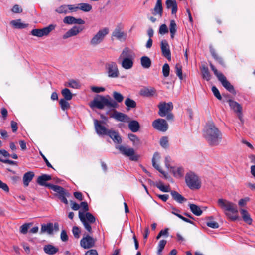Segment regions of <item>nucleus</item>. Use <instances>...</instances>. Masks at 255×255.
<instances>
[{"instance_id": "31", "label": "nucleus", "mask_w": 255, "mask_h": 255, "mask_svg": "<svg viewBox=\"0 0 255 255\" xmlns=\"http://www.w3.org/2000/svg\"><path fill=\"white\" fill-rule=\"evenodd\" d=\"M167 8H172V14H176L177 11V5L175 0H167L166 1Z\"/></svg>"}, {"instance_id": "55", "label": "nucleus", "mask_w": 255, "mask_h": 255, "mask_svg": "<svg viewBox=\"0 0 255 255\" xmlns=\"http://www.w3.org/2000/svg\"><path fill=\"white\" fill-rule=\"evenodd\" d=\"M160 145L164 148H166L168 146V140L166 136L162 137L160 140Z\"/></svg>"}, {"instance_id": "49", "label": "nucleus", "mask_w": 255, "mask_h": 255, "mask_svg": "<svg viewBox=\"0 0 255 255\" xmlns=\"http://www.w3.org/2000/svg\"><path fill=\"white\" fill-rule=\"evenodd\" d=\"M175 73L180 80H183L182 66L179 64H176L175 66Z\"/></svg>"}, {"instance_id": "14", "label": "nucleus", "mask_w": 255, "mask_h": 255, "mask_svg": "<svg viewBox=\"0 0 255 255\" xmlns=\"http://www.w3.org/2000/svg\"><path fill=\"white\" fill-rule=\"evenodd\" d=\"M96 240L91 236L87 235L80 241V245L84 249H89L94 246Z\"/></svg>"}, {"instance_id": "40", "label": "nucleus", "mask_w": 255, "mask_h": 255, "mask_svg": "<svg viewBox=\"0 0 255 255\" xmlns=\"http://www.w3.org/2000/svg\"><path fill=\"white\" fill-rule=\"evenodd\" d=\"M201 71L203 79L209 81L211 79V74L209 71L208 68L205 65H203L201 68Z\"/></svg>"}, {"instance_id": "29", "label": "nucleus", "mask_w": 255, "mask_h": 255, "mask_svg": "<svg viewBox=\"0 0 255 255\" xmlns=\"http://www.w3.org/2000/svg\"><path fill=\"white\" fill-rule=\"evenodd\" d=\"M34 175V172L32 171L27 172L24 174L23 181L24 186L27 187L28 186L29 183L31 181Z\"/></svg>"}, {"instance_id": "8", "label": "nucleus", "mask_w": 255, "mask_h": 255, "mask_svg": "<svg viewBox=\"0 0 255 255\" xmlns=\"http://www.w3.org/2000/svg\"><path fill=\"white\" fill-rule=\"evenodd\" d=\"M120 152L124 155L128 157L131 161H137L139 159L140 156L135 154L134 150L132 148H127L123 145L117 147Z\"/></svg>"}, {"instance_id": "54", "label": "nucleus", "mask_w": 255, "mask_h": 255, "mask_svg": "<svg viewBox=\"0 0 255 255\" xmlns=\"http://www.w3.org/2000/svg\"><path fill=\"white\" fill-rule=\"evenodd\" d=\"M31 225V223H25L20 227V232L21 233L25 234L27 233L28 230Z\"/></svg>"}, {"instance_id": "35", "label": "nucleus", "mask_w": 255, "mask_h": 255, "mask_svg": "<svg viewBox=\"0 0 255 255\" xmlns=\"http://www.w3.org/2000/svg\"><path fill=\"white\" fill-rule=\"evenodd\" d=\"M154 12H152V14L154 15H156L157 14H159L160 16H162L163 13V7L162 5V0H157L156 5L154 8Z\"/></svg>"}, {"instance_id": "42", "label": "nucleus", "mask_w": 255, "mask_h": 255, "mask_svg": "<svg viewBox=\"0 0 255 255\" xmlns=\"http://www.w3.org/2000/svg\"><path fill=\"white\" fill-rule=\"evenodd\" d=\"M169 30L171 34V38L173 39L177 31V25L174 20H171L170 22Z\"/></svg>"}, {"instance_id": "57", "label": "nucleus", "mask_w": 255, "mask_h": 255, "mask_svg": "<svg viewBox=\"0 0 255 255\" xmlns=\"http://www.w3.org/2000/svg\"><path fill=\"white\" fill-rule=\"evenodd\" d=\"M166 243H167L166 240H161L160 241L159 244H158V249L157 253L158 254H160V253L163 251Z\"/></svg>"}, {"instance_id": "37", "label": "nucleus", "mask_w": 255, "mask_h": 255, "mask_svg": "<svg viewBox=\"0 0 255 255\" xmlns=\"http://www.w3.org/2000/svg\"><path fill=\"white\" fill-rule=\"evenodd\" d=\"M190 210L196 216H200L202 213V210L200 209V207L194 204H189Z\"/></svg>"}, {"instance_id": "3", "label": "nucleus", "mask_w": 255, "mask_h": 255, "mask_svg": "<svg viewBox=\"0 0 255 255\" xmlns=\"http://www.w3.org/2000/svg\"><path fill=\"white\" fill-rule=\"evenodd\" d=\"M217 204L230 220L235 221L238 219V211L235 204L223 199H219Z\"/></svg>"}, {"instance_id": "28", "label": "nucleus", "mask_w": 255, "mask_h": 255, "mask_svg": "<svg viewBox=\"0 0 255 255\" xmlns=\"http://www.w3.org/2000/svg\"><path fill=\"white\" fill-rule=\"evenodd\" d=\"M159 154L158 152H155L154 154L153 157L152 159V165L156 170H157L160 173L163 174L165 178H167V176L165 172L164 171H163L159 167V166L156 163L155 158H159Z\"/></svg>"}, {"instance_id": "51", "label": "nucleus", "mask_w": 255, "mask_h": 255, "mask_svg": "<svg viewBox=\"0 0 255 255\" xmlns=\"http://www.w3.org/2000/svg\"><path fill=\"white\" fill-rule=\"evenodd\" d=\"M84 216L88 223L93 224L95 222L96 218L91 213L86 212L85 214L84 213Z\"/></svg>"}, {"instance_id": "11", "label": "nucleus", "mask_w": 255, "mask_h": 255, "mask_svg": "<svg viewBox=\"0 0 255 255\" xmlns=\"http://www.w3.org/2000/svg\"><path fill=\"white\" fill-rule=\"evenodd\" d=\"M56 27V25L50 24L42 29H34L31 31V34L35 36L41 37L47 36Z\"/></svg>"}, {"instance_id": "45", "label": "nucleus", "mask_w": 255, "mask_h": 255, "mask_svg": "<svg viewBox=\"0 0 255 255\" xmlns=\"http://www.w3.org/2000/svg\"><path fill=\"white\" fill-rule=\"evenodd\" d=\"M55 11L59 14H66L69 13L68 5H62L55 9Z\"/></svg>"}, {"instance_id": "41", "label": "nucleus", "mask_w": 255, "mask_h": 255, "mask_svg": "<svg viewBox=\"0 0 255 255\" xmlns=\"http://www.w3.org/2000/svg\"><path fill=\"white\" fill-rule=\"evenodd\" d=\"M112 36L120 40L123 37L125 38L126 34L124 32L121 31L120 27H117L113 32Z\"/></svg>"}, {"instance_id": "53", "label": "nucleus", "mask_w": 255, "mask_h": 255, "mask_svg": "<svg viewBox=\"0 0 255 255\" xmlns=\"http://www.w3.org/2000/svg\"><path fill=\"white\" fill-rule=\"evenodd\" d=\"M162 73L165 77H167L169 76L170 73V67L167 63H165L163 65L162 67Z\"/></svg>"}, {"instance_id": "43", "label": "nucleus", "mask_w": 255, "mask_h": 255, "mask_svg": "<svg viewBox=\"0 0 255 255\" xmlns=\"http://www.w3.org/2000/svg\"><path fill=\"white\" fill-rule=\"evenodd\" d=\"M61 94L63 96V99L67 100H71L73 97V94L71 92L70 90L68 88H64L61 91Z\"/></svg>"}, {"instance_id": "46", "label": "nucleus", "mask_w": 255, "mask_h": 255, "mask_svg": "<svg viewBox=\"0 0 255 255\" xmlns=\"http://www.w3.org/2000/svg\"><path fill=\"white\" fill-rule=\"evenodd\" d=\"M207 219H208L209 221L206 222V224L208 227L214 229H217L219 228V224L217 222L212 220L213 219V216L208 217Z\"/></svg>"}, {"instance_id": "47", "label": "nucleus", "mask_w": 255, "mask_h": 255, "mask_svg": "<svg viewBox=\"0 0 255 255\" xmlns=\"http://www.w3.org/2000/svg\"><path fill=\"white\" fill-rule=\"evenodd\" d=\"M125 104L127 107L129 108H134L136 107V102L129 98H127L125 100Z\"/></svg>"}, {"instance_id": "36", "label": "nucleus", "mask_w": 255, "mask_h": 255, "mask_svg": "<svg viewBox=\"0 0 255 255\" xmlns=\"http://www.w3.org/2000/svg\"><path fill=\"white\" fill-rule=\"evenodd\" d=\"M241 214L242 215L243 220L249 225L252 224V219H251L250 215H249L248 211L245 209H242L240 210Z\"/></svg>"}, {"instance_id": "10", "label": "nucleus", "mask_w": 255, "mask_h": 255, "mask_svg": "<svg viewBox=\"0 0 255 255\" xmlns=\"http://www.w3.org/2000/svg\"><path fill=\"white\" fill-rule=\"evenodd\" d=\"M94 124L95 131L99 135H106L110 130L104 126L106 125L105 121L94 119Z\"/></svg>"}, {"instance_id": "24", "label": "nucleus", "mask_w": 255, "mask_h": 255, "mask_svg": "<svg viewBox=\"0 0 255 255\" xmlns=\"http://www.w3.org/2000/svg\"><path fill=\"white\" fill-rule=\"evenodd\" d=\"M227 102L229 103L231 109L235 113H237L242 111V106L236 101L232 99H229L227 100Z\"/></svg>"}, {"instance_id": "26", "label": "nucleus", "mask_w": 255, "mask_h": 255, "mask_svg": "<svg viewBox=\"0 0 255 255\" xmlns=\"http://www.w3.org/2000/svg\"><path fill=\"white\" fill-rule=\"evenodd\" d=\"M128 123V128L133 132H137L140 128V126L139 122L136 120H129Z\"/></svg>"}, {"instance_id": "33", "label": "nucleus", "mask_w": 255, "mask_h": 255, "mask_svg": "<svg viewBox=\"0 0 255 255\" xmlns=\"http://www.w3.org/2000/svg\"><path fill=\"white\" fill-rule=\"evenodd\" d=\"M10 24L14 28L16 29H23L26 28L28 24H25L21 22L20 19L12 20L10 22Z\"/></svg>"}, {"instance_id": "1", "label": "nucleus", "mask_w": 255, "mask_h": 255, "mask_svg": "<svg viewBox=\"0 0 255 255\" xmlns=\"http://www.w3.org/2000/svg\"><path fill=\"white\" fill-rule=\"evenodd\" d=\"M113 97L115 100H113L109 95L104 96L97 95L93 100L89 103V105L92 109L97 108L101 110L103 109L105 107L116 108L118 107L117 102H122L124 100V96L120 93L114 91Z\"/></svg>"}, {"instance_id": "21", "label": "nucleus", "mask_w": 255, "mask_h": 255, "mask_svg": "<svg viewBox=\"0 0 255 255\" xmlns=\"http://www.w3.org/2000/svg\"><path fill=\"white\" fill-rule=\"evenodd\" d=\"M209 50L213 58L221 66L225 67V63L223 58L219 55H218L212 46H210Z\"/></svg>"}, {"instance_id": "52", "label": "nucleus", "mask_w": 255, "mask_h": 255, "mask_svg": "<svg viewBox=\"0 0 255 255\" xmlns=\"http://www.w3.org/2000/svg\"><path fill=\"white\" fill-rule=\"evenodd\" d=\"M155 186L163 192H168L170 191L169 186H164L161 182H160L159 183H156Z\"/></svg>"}, {"instance_id": "7", "label": "nucleus", "mask_w": 255, "mask_h": 255, "mask_svg": "<svg viewBox=\"0 0 255 255\" xmlns=\"http://www.w3.org/2000/svg\"><path fill=\"white\" fill-rule=\"evenodd\" d=\"M109 29L106 27L99 30L90 40V45L95 46L102 42L105 36L109 33Z\"/></svg>"}, {"instance_id": "18", "label": "nucleus", "mask_w": 255, "mask_h": 255, "mask_svg": "<svg viewBox=\"0 0 255 255\" xmlns=\"http://www.w3.org/2000/svg\"><path fill=\"white\" fill-rule=\"evenodd\" d=\"M63 21L65 24L68 25H83L85 23V21L82 19L80 18H76L75 17L71 16H67L65 17L63 20Z\"/></svg>"}, {"instance_id": "20", "label": "nucleus", "mask_w": 255, "mask_h": 255, "mask_svg": "<svg viewBox=\"0 0 255 255\" xmlns=\"http://www.w3.org/2000/svg\"><path fill=\"white\" fill-rule=\"evenodd\" d=\"M156 93V89L153 87H144L139 92L141 96L145 97H151L153 96Z\"/></svg>"}, {"instance_id": "17", "label": "nucleus", "mask_w": 255, "mask_h": 255, "mask_svg": "<svg viewBox=\"0 0 255 255\" xmlns=\"http://www.w3.org/2000/svg\"><path fill=\"white\" fill-rule=\"evenodd\" d=\"M111 118H113L118 121L123 122H129L130 118L128 116L124 113L118 112L116 110H114V113L110 115Z\"/></svg>"}, {"instance_id": "19", "label": "nucleus", "mask_w": 255, "mask_h": 255, "mask_svg": "<svg viewBox=\"0 0 255 255\" xmlns=\"http://www.w3.org/2000/svg\"><path fill=\"white\" fill-rule=\"evenodd\" d=\"M83 30V28L80 26H74L63 35V38L66 39L69 37L76 36L82 31Z\"/></svg>"}, {"instance_id": "27", "label": "nucleus", "mask_w": 255, "mask_h": 255, "mask_svg": "<svg viewBox=\"0 0 255 255\" xmlns=\"http://www.w3.org/2000/svg\"><path fill=\"white\" fill-rule=\"evenodd\" d=\"M41 233H47L48 234H52L53 232V224L49 223L47 224H42L40 231Z\"/></svg>"}, {"instance_id": "15", "label": "nucleus", "mask_w": 255, "mask_h": 255, "mask_svg": "<svg viewBox=\"0 0 255 255\" xmlns=\"http://www.w3.org/2000/svg\"><path fill=\"white\" fill-rule=\"evenodd\" d=\"M52 179V176L48 174H42L39 176L37 179V183L40 186H45L51 189L54 185L51 183H46L47 181H50Z\"/></svg>"}, {"instance_id": "56", "label": "nucleus", "mask_w": 255, "mask_h": 255, "mask_svg": "<svg viewBox=\"0 0 255 255\" xmlns=\"http://www.w3.org/2000/svg\"><path fill=\"white\" fill-rule=\"evenodd\" d=\"M212 91L214 95L219 100H222V96L220 93L219 91L215 86H213L212 87Z\"/></svg>"}, {"instance_id": "16", "label": "nucleus", "mask_w": 255, "mask_h": 255, "mask_svg": "<svg viewBox=\"0 0 255 255\" xmlns=\"http://www.w3.org/2000/svg\"><path fill=\"white\" fill-rule=\"evenodd\" d=\"M160 47L162 55L166 58L168 60H171V52L169 48V45L166 40H162L160 43Z\"/></svg>"}, {"instance_id": "50", "label": "nucleus", "mask_w": 255, "mask_h": 255, "mask_svg": "<svg viewBox=\"0 0 255 255\" xmlns=\"http://www.w3.org/2000/svg\"><path fill=\"white\" fill-rule=\"evenodd\" d=\"M65 86L75 89H77L80 87L79 83L73 79L69 80L68 83H66Z\"/></svg>"}, {"instance_id": "9", "label": "nucleus", "mask_w": 255, "mask_h": 255, "mask_svg": "<svg viewBox=\"0 0 255 255\" xmlns=\"http://www.w3.org/2000/svg\"><path fill=\"white\" fill-rule=\"evenodd\" d=\"M105 69L109 77L116 78L119 77L120 73L115 62H110L106 63Z\"/></svg>"}, {"instance_id": "25", "label": "nucleus", "mask_w": 255, "mask_h": 255, "mask_svg": "<svg viewBox=\"0 0 255 255\" xmlns=\"http://www.w3.org/2000/svg\"><path fill=\"white\" fill-rule=\"evenodd\" d=\"M43 251L48 255H53L58 252L59 249L51 244H47L43 247Z\"/></svg>"}, {"instance_id": "64", "label": "nucleus", "mask_w": 255, "mask_h": 255, "mask_svg": "<svg viewBox=\"0 0 255 255\" xmlns=\"http://www.w3.org/2000/svg\"><path fill=\"white\" fill-rule=\"evenodd\" d=\"M0 189H2L5 192H9V188L7 185L0 180Z\"/></svg>"}, {"instance_id": "60", "label": "nucleus", "mask_w": 255, "mask_h": 255, "mask_svg": "<svg viewBox=\"0 0 255 255\" xmlns=\"http://www.w3.org/2000/svg\"><path fill=\"white\" fill-rule=\"evenodd\" d=\"M80 207H81L82 208V210H83V212L84 213V212H88V211H89V207H88V203L86 201H83V202H81L80 204Z\"/></svg>"}, {"instance_id": "23", "label": "nucleus", "mask_w": 255, "mask_h": 255, "mask_svg": "<svg viewBox=\"0 0 255 255\" xmlns=\"http://www.w3.org/2000/svg\"><path fill=\"white\" fill-rule=\"evenodd\" d=\"M79 217L83 223L85 228L88 231V232L92 233L93 231L91 226L90 225L91 223H88L87 221H86V219L85 218L84 213H82L81 211H79Z\"/></svg>"}, {"instance_id": "61", "label": "nucleus", "mask_w": 255, "mask_h": 255, "mask_svg": "<svg viewBox=\"0 0 255 255\" xmlns=\"http://www.w3.org/2000/svg\"><path fill=\"white\" fill-rule=\"evenodd\" d=\"M60 238L63 242H67L69 238L66 230H62L60 234Z\"/></svg>"}, {"instance_id": "48", "label": "nucleus", "mask_w": 255, "mask_h": 255, "mask_svg": "<svg viewBox=\"0 0 255 255\" xmlns=\"http://www.w3.org/2000/svg\"><path fill=\"white\" fill-rule=\"evenodd\" d=\"M66 99H61L59 101V104L62 110L65 111L70 108V104Z\"/></svg>"}, {"instance_id": "32", "label": "nucleus", "mask_w": 255, "mask_h": 255, "mask_svg": "<svg viewBox=\"0 0 255 255\" xmlns=\"http://www.w3.org/2000/svg\"><path fill=\"white\" fill-rule=\"evenodd\" d=\"M133 59L132 58H123L122 61V66L125 69H129L132 67L133 65Z\"/></svg>"}, {"instance_id": "22", "label": "nucleus", "mask_w": 255, "mask_h": 255, "mask_svg": "<svg viewBox=\"0 0 255 255\" xmlns=\"http://www.w3.org/2000/svg\"><path fill=\"white\" fill-rule=\"evenodd\" d=\"M106 135L109 136L115 143L118 144L122 143V138L117 131L110 129Z\"/></svg>"}, {"instance_id": "6", "label": "nucleus", "mask_w": 255, "mask_h": 255, "mask_svg": "<svg viewBox=\"0 0 255 255\" xmlns=\"http://www.w3.org/2000/svg\"><path fill=\"white\" fill-rule=\"evenodd\" d=\"M51 189L55 192L53 194L55 197H57L63 203L68 204V202L66 197H69L71 194L67 190L60 186L55 185Z\"/></svg>"}, {"instance_id": "59", "label": "nucleus", "mask_w": 255, "mask_h": 255, "mask_svg": "<svg viewBox=\"0 0 255 255\" xmlns=\"http://www.w3.org/2000/svg\"><path fill=\"white\" fill-rule=\"evenodd\" d=\"M72 232L74 237L78 239L80 237V233L81 232L80 229L77 226H74L72 229Z\"/></svg>"}, {"instance_id": "39", "label": "nucleus", "mask_w": 255, "mask_h": 255, "mask_svg": "<svg viewBox=\"0 0 255 255\" xmlns=\"http://www.w3.org/2000/svg\"><path fill=\"white\" fill-rule=\"evenodd\" d=\"M128 137L132 142L133 145L135 146H139L142 144L140 139L135 134L132 133L128 134Z\"/></svg>"}, {"instance_id": "13", "label": "nucleus", "mask_w": 255, "mask_h": 255, "mask_svg": "<svg viewBox=\"0 0 255 255\" xmlns=\"http://www.w3.org/2000/svg\"><path fill=\"white\" fill-rule=\"evenodd\" d=\"M159 108L158 114L161 117H165L166 114L171 112L173 109V105L172 102L166 103L163 102L158 105Z\"/></svg>"}, {"instance_id": "4", "label": "nucleus", "mask_w": 255, "mask_h": 255, "mask_svg": "<svg viewBox=\"0 0 255 255\" xmlns=\"http://www.w3.org/2000/svg\"><path fill=\"white\" fill-rule=\"evenodd\" d=\"M209 65L211 70L214 72V74L216 76L218 80L221 83L222 86L229 92L235 95L236 94V91L234 86L227 80L226 77L222 73L219 72L218 70L211 63H209Z\"/></svg>"}, {"instance_id": "44", "label": "nucleus", "mask_w": 255, "mask_h": 255, "mask_svg": "<svg viewBox=\"0 0 255 255\" xmlns=\"http://www.w3.org/2000/svg\"><path fill=\"white\" fill-rule=\"evenodd\" d=\"M79 9L84 12H89L91 10L92 7L88 3H80L78 4Z\"/></svg>"}, {"instance_id": "63", "label": "nucleus", "mask_w": 255, "mask_h": 255, "mask_svg": "<svg viewBox=\"0 0 255 255\" xmlns=\"http://www.w3.org/2000/svg\"><path fill=\"white\" fill-rule=\"evenodd\" d=\"M91 90L97 93H99L101 92H103L105 90V88L102 87H96V86H93L91 88Z\"/></svg>"}, {"instance_id": "38", "label": "nucleus", "mask_w": 255, "mask_h": 255, "mask_svg": "<svg viewBox=\"0 0 255 255\" xmlns=\"http://www.w3.org/2000/svg\"><path fill=\"white\" fill-rule=\"evenodd\" d=\"M140 62L141 66L144 68L146 69L149 68L151 66L152 63L150 59L146 56H142L140 58Z\"/></svg>"}, {"instance_id": "5", "label": "nucleus", "mask_w": 255, "mask_h": 255, "mask_svg": "<svg viewBox=\"0 0 255 255\" xmlns=\"http://www.w3.org/2000/svg\"><path fill=\"white\" fill-rule=\"evenodd\" d=\"M185 178L186 183L190 189H199L201 188L200 180L194 173L192 172L187 173Z\"/></svg>"}, {"instance_id": "58", "label": "nucleus", "mask_w": 255, "mask_h": 255, "mask_svg": "<svg viewBox=\"0 0 255 255\" xmlns=\"http://www.w3.org/2000/svg\"><path fill=\"white\" fill-rule=\"evenodd\" d=\"M168 32V29L167 25L165 24H162L159 29V33L161 35H164Z\"/></svg>"}, {"instance_id": "34", "label": "nucleus", "mask_w": 255, "mask_h": 255, "mask_svg": "<svg viewBox=\"0 0 255 255\" xmlns=\"http://www.w3.org/2000/svg\"><path fill=\"white\" fill-rule=\"evenodd\" d=\"M171 195L173 199L179 203L186 201L187 199L175 191H171Z\"/></svg>"}, {"instance_id": "12", "label": "nucleus", "mask_w": 255, "mask_h": 255, "mask_svg": "<svg viewBox=\"0 0 255 255\" xmlns=\"http://www.w3.org/2000/svg\"><path fill=\"white\" fill-rule=\"evenodd\" d=\"M152 127L159 131L165 132L168 128V125L166 120L163 119H158L154 120L152 124Z\"/></svg>"}, {"instance_id": "62", "label": "nucleus", "mask_w": 255, "mask_h": 255, "mask_svg": "<svg viewBox=\"0 0 255 255\" xmlns=\"http://www.w3.org/2000/svg\"><path fill=\"white\" fill-rule=\"evenodd\" d=\"M12 11L15 13H20L22 12V8L18 4L13 6L11 9Z\"/></svg>"}, {"instance_id": "2", "label": "nucleus", "mask_w": 255, "mask_h": 255, "mask_svg": "<svg viewBox=\"0 0 255 255\" xmlns=\"http://www.w3.org/2000/svg\"><path fill=\"white\" fill-rule=\"evenodd\" d=\"M203 136L211 147L218 146L223 138L222 132L212 121L206 124L203 131Z\"/></svg>"}, {"instance_id": "30", "label": "nucleus", "mask_w": 255, "mask_h": 255, "mask_svg": "<svg viewBox=\"0 0 255 255\" xmlns=\"http://www.w3.org/2000/svg\"><path fill=\"white\" fill-rule=\"evenodd\" d=\"M134 58V56L132 54V51L128 48L126 47L122 51V53L118 58V60L120 61L121 59L123 58Z\"/></svg>"}]
</instances>
